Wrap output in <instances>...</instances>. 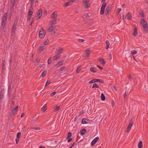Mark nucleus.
<instances>
[{
  "mask_svg": "<svg viewBox=\"0 0 148 148\" xmlns=\"http://www.w3.org/2000/svg\"><path fill=\"white\" fill-rule=\"evenodd\" d=\"M140 23L142 25V26L144 28V30L145 32H147L148 31V28L147 27V24L146 21L143 18L141 20Z\"/></svg>",
  "mask_w": 148,
  "mask_h": 148,
  "instance_id": "obj_1",
  "label": "nucleus"
},
{
  "mask_svg": "<svg viewBox=\"0 0 148 148\" xmlns=\"http://www.w3.org/2000/svg\"><path fill=\"white\" fill-rule=\"evenodd\" d=\"M17 20H15L14 21V23L13 24V25L12 28V35H13L15 33V30L16 28V26L17 25Z\"/></svg>",
  "mask_w": 148,
  "mask_h": 148,
  "instance_id": "obj_2",
  "label": "nucleus"
},
{
  "mask_svg": "<svg viewBox=\"0 0 148 148\" xmlns=\"http://www.w3.org/2000/svg\"><path fill=\"white\" fill-rule=\"evenodd\" d=\"M106 5V2H103L102 4L100 10V14L101 15H102L103 14L105 11V8Z\"/></svg>",
  "mask_w": 148,
  "mask_h": 148,
  "instance_id": "obj_3",
  "label": "nucleus"
},
{
  "mask_svg": "<svg viewBox=\"0 0 148 148\" xmlns=\"http://www.w3.org/2000/svg\"><path fill=\"white\" fill-rule=\"evenodd\" d=\"M45 31L42 29H41L39 32V37L41 38H43L45 36Z\"/></svg>",
  "mask_w": 148,
  "mask_h": 148,
  "instance_id": "obj_4",
  "label": "nucleus"
},
{
  "mask_svg": "<svg viewBox=\"0 0 148 148\" xmlns=\"http://www.w3.org/2000/svg\"><path fill=\"white\" fill-rule=\"evenodd\" d=\"M101 82L102 83H104V81L103 80L101 79H93L91 80H90L89 82V84H92L93 83L95 82Z\"/></svg>",
  "mask_w": 148,
  "mask_h": 148,
  "instance_id": "obj_5",
  "label": "nucleus"
},
{
  "mask_svg": "<svg viewBox=\"0 0 148 148\" xmlns=\"http://www.w3.org/2000/svg\"><path fill=\"white\" fill-rule=\"evenodd\" d=\"M57 12L55 11L53 12L51 15V17L54 20H57Z\"/></svg>",
  "mask_w": 148,
  "mask_h": 148,
  "instance_id": "obj_6",
  "label": "nucleus"
},
{
  "mask_svg": "<svg viewBox=\"0 0 148 148\" xmlns=\"http://www.w3.org/2000/svg\"><path fill=\"white\" fill-rule=\"evenodd\" d=\"M99 138L98 137H96L92 141L91 143V146H93L99 140Z\"/></svg>",
  "mask_w": 148,
  "mask_h": 148,
  "instance_id": "obj_7",
  "label": "nucleus"
},
{
  "mask_svg": "<svg viewBox=\"0 0 148 148\" xmlns=\"http://www.w3.org/2000/svg\"><path fill=\"white\" fill-rule=\"evenodd\" d=\"M37 14V16L38 17L37 20H38L40 18L42 14V9H40L39 10Z\"/></svg>",
  "mask_w": 148,
  "mask_h": 148,
  "instance_id": "obj_8",
  "label": "nucleus"
},
{
  "mask_svg": "<svg viewBox=\"0 0 148 148\" xmlns=\"http://www.w3.org/2000/svg\"><path fill=\"white\" fill-rule=\"evenodd\" d=\"M90 121L89 120L84 118L82 119V122L83 124H85L88 123Z\"/></svg>",
  "mask_w": 148,
  "mask_h": 148,
  "instance_id": "obj_9",
  "label": "nucleus"
},
{
  "mask_svg": "<svg viewBox=\"0 0 148 148\" xmlns=\"http://www.w3.org/2000/svg\"><path fill=\"white\" fill-rule=\"evenodd\" d=\"M4 93V90L3 89L1 90L0 93V100L3 99V95Z\"/></svg>",
  "mask_w": 148,
  "mask_h": 148,
  "instance_id": "obj_10",
  "label": "nucleus"
},
{
  "mask_svg": "<svg viewBox=\"0 0 148 148\" xmlns=\"http://www.w3.org/2000/svg\"><path fill=\"white\" fill-rule=\"evenodd\" d=\"M7 13H5L3 15V17L2 21L4 22H6L7 21Z\"/></svg>",
  "mask_w": 148,
  "mask_h": 148,
  "instance_id": "obj_11",
  "label": "nucleus"
},
{
  "mask_svg": "<svg viewBox=\"0 0 148 148\" xmlns=\"http://www.w3.org/2000/svg\"><path fill=\"white\" fill-rule=\"evenodd\" d=\"M110 9V7L109 5H108L106 7L105 11V14L106 15H108L109 14Z\"/></svg>",
  "mask_w": 148,
  "mask_h": 148,
  "instance_id": "obj_12",
  "label": "nucleus"
},
{
  "mask_svg": "<svg viewBox=\"0 0 148 148\" xmlns=\"http://www.w3.org/2000/svg\"><path fill=\"white\" fill-rule=\"evenodd\" d=\"M55 29V27L54 26L51 25V26L48 29L47 31L49 32H51L53 30Z\"/></svg>",
  "mask_w": 148,
  "mask_h": 148,
  "instance_id": "obj_13",
  "label": "nucleus"
},
{
  "mask_svg": "<svg viewBox=\"0 0 148 148\" xmlns=\"http://www.w3.org/2000/svg\"><path fill=\"white\" fill-rule=\"evenodd\" d=\"M126 18L128 20H131L132 18V14L130 13H128L126 16Z\"/></svg>",
  "mask_w": 148,
  "mask_h": 148,
  "instance_id": "obj_14",
  "label": "nucleus"
},
{
  "mask_svg": "<svg viewBox=\"0 0 148 148\" xmlns=\"http://www.w3.org/2000/svg\"><path fill=\"white\" fill-rule=\"evenodd\" d=\"M138 34V33L137 32V29L136 27H135L134 29V32L133 33V35L134 36H136Z\"/></svg>",
  "mask_w": 148,
  "mask_h": 148,
  "instance_id": "obj_15",
  "label": "nucleus"
},
{
  "mask_svg": "<svg viewBox=\"0 0 148 148\" xmlns=\"http://www.w3.org/2000/svg\"><path fill=\"white\" fill-rule=\"evenodd\" d=\"M99 60L100 61V62L103 64H105L106 63V61H105V60L103 58H100L99 59Z\"/></svg>",
  "mask_w": 148,
  "mask_h": 148,
  "instance_id": "obj_16",
  "label": "nucleus"
},
{
  "mask_svg": "<svg viewBox=\"0 0 148 148\" xmlns=\"http://www.w3.org/2000/svg\"><path fill=\"white\" fill-rule=\"evenodd\" d=\"M91 16V14L90 13H88L87 14H86L84 15L83 16V17L84 18H86L90 16Z\"/></svg>",
  "mask_w": 148,
  "mask_h": 148,
  "instance_id": "obj_17",
  "label": "nucleus"
},
{
  "mask_svg": "<svg viewBox=\"0 0 148 148\" xmlns=\"http://www.w3.org/2000/svg\"><path fill=\"white\" fill-rule=\"evenodd\" d=\"M101 99L102 101H104L105 100V97L103 93H102L101 94Z\"/></svg>",
  "mask_w": 148,
  "mask_h": 148,
  "instance_id": "obj_18",
  "label": "nucleus"
},
{
  "mask_svg": "<svg viewBox=\"0 0 148 148\" xmlns=\"http://www.w3.org/2000/svg\"><path fill=\"white\" fill-rule=\"evenodd\" d=\"M143 145H142V141H140L138 144V148H143Z\"/></svg>",
  "mask_w": 148,
  "mask_h": 148,
  "instance_id": "obj_19",
  "label": "nucleus"
},
{
  "mask_svg": "<svg viewBox=\"0 0 148 148\" xmlns=\"http://www.w3.org/2000/svg\"><path fill=\"white\" fill-rule=\"evenodd\" d=\"M56 19H54V20H53L52 21H51L50 22V25H51L53 26V25L55 24L56 23Z\"/></svg>",
  "mask_w": 148,
  "mask_h": 148,
  "instance_id": "obj_20",
  "label": "nucleus"
},
{
  "mask_svg": "<svg viewBox=\"0 0 148 148\" xmlns=\"http://www.w3.org/2000/svg\"><path fill=\"white\" fill-rule=\"evenodd\" d=\"M86 56L88 57L89 55L91 53V51L89 50H87L86 51Z\"/></svg>",
  "mask_w": 148,
  "mask_h": 148,
  "instance_id": "obj_21",
  "label": "nucleus"
},
{
  "mask_svg": "<svg viewBox=\"0 0 148 148\" xmlns=\"http://www.w3.org/2000/svg\"><path fill=\"white\" fill-rule=\"evenodd\" d=\"M59 54H57L54 56L53 57V59L54 60H56L59 59Z\"/></svg>",
  "mask_w": 148,
  "mask_h": 148,
  "instance_id": "obj_22",
  "label": "nucleus"
},
{
  "mask_svg": "<svg viewBox=\"0 0 148 148\" xmlns=\"http://www.w3.org/2000/svg\"><path fill=\"white\" fill-rule=\"evenodd\" d=\"M106 49H108L109 47V45H110L109 42L108 40H107L106 41Z\"/></svg>",
  "mask_w": 148,
  "mask_h": 148,
  "instance_id": "obj_23",
  "label": "nucleus"
},
{
  "mask_svg": "<svg viewBox=\"0 0 148 148\" xmlns=\"http://www.w3.org/2000/svg\"><path fill=\"white\" fill-rule=\"evenodd\" d=\"M86 130L85 129H83L80 131V134L81 135H82L84 134L86 132Z\"/></svg>",
  "mask_w": 148,
  "mask_h": 148,
  "instance_id": "obj_24",
  "label": "nucleus"
},
{
  "mask_svg": "<svg viewBox=\"0 0 148 148\" xmlns=\"http://www.w3.org/2000/svg\"><path fill=\"white\" fill-rule=\"evenodd\" d=\"M5 26V22L2 21L1 27H2L3 29H4Z\"/></svg>",
  "mask_w": 148,
  "mask_h": 148,
  "instance_id": "obj_25",
  "label": "nucleus"
},
{
  "mask_svg": "<svg viewBox=\"0 0 148 148\" xmlns=\"http://www.w3.org/2000/svg\"><path fill=\"white\" fill-rule=\"evenodd\" d=\"M47 106L45 105L42 108V110L43 112H44L45 111L47 110Z\"/></svg>",
  "mask_w": 148,
  "mask_h": 148,
  "instance_id": "obj_26",
  "label": "nucleus"
},
{
  "mask_svg": "<svg viewBox=\"0 0 148 148\" xmlns=\"http://www.w3.org/2000/svg\"><path fill=\"white\" fill-rule=\"evenodd\" d=\"M47 72V71L45 70L42 72V73L41 75V76H42V77H45L46 74Z\"/></svg>",
  "mask_w": 148,
  "mask_h": 148,
  "instance_id": "obj_27",
  "label": "nucleus"
},
{
  "mask_svg": "<svg viewBox=\"0 0 148 148\" xmlns=\"http://www.w3.org/2000/svg\"><path fill=\"white\" fill-rule=\"evenodd\" d=\"M63 60L60 61L56 64V65L61 66L63 64Z\"/></svg>",
  "mask_w": 148,
  "mask_h": 148,
  "instance_id": "obj_28",
  "label": "nucleus"
},
{
  "mask_svg": "<svg viewBox=\"0 0 148 148\" xmlns=\"http://www.w3.org/2000/svg\"><path fill=\"white\" fill-rule=\"evenodd\" d=\"M90 71L93 73H96L97 71L95 70L94 67H92L90 69Z\"/></svg>",
  "mask_w": 148,
  "mask_h": 148,
  "instance_id": "obj_29",
  "label": "nucleus"
},
{
  "mask_svg": "<svg viewBox=\"0 0 148 148\" xmlns=\"http://www.w3.org/2000/svg\"><path fill=\"white\" fill-rule=\"evenodd\" d=\"M44 49V46H42L40 47L39 48V49L38 50V52L39 53L41 52V51H42V50Z\"/></svg>",
  "mask_w": 148,
  "mask_h": 148,
  "instance_id": "obj_30",
  "label": "nucleus"
},
{
  "mask_svg": "<svg viewBox=\"0 0 148 148\" xmlns=\"http://www.w3.org/2000/svg\"><path fill=\"white\" fill-rule=\"evenodd\" d=\"M31 129H34V130H40L41 129L40 128L38 127H33L31 128Z\"/></svg>",
  "mask_w": 148,
  "mask_h": 148,
  "instance_id": "obj_31",
  "label": "nucleus"
},
{
  "mask_svg": "<svg viewBox=\"0 0 148 148\" xmlns=\"http://www.w3.org/2000/svg\"><path fill=\"white\" fill-rule=\"evenodd\" d=\"M81 70V67L80 66H78L76 70V72L78 73H79V71Z\"/></svg>",
  "mask_w": 148,
  "mask_h": 148,
  "instance_id": "obj_32",
  "label": "nucleus"
},
{
  "mask_svg": "<svg viewBox=\"0 0 148 148\" xmlns=\"http://www.w3.org/2000/svg\"><path fill=\"white\" fill-rule=\"evenodd\" d=\"M99 88V87L97 84L95 83L93 84L92 86V88Z\"/></svg>",
  "mask_w": 148,
  "mask_h": 148,
  "instance_id": "obj_33",
  "label": "nucleus"
},
{
  "mask_svg": "<svg viewBox=\"0 0 148 148\" xmlns=\"http://www.w3.org/2000/svg\"><path fill=\"white\" fill-rule=\"evenodd\" d=\"M72 134L70 132H69L68 133V135L66 138L68 139L71 136Z\"/></svg>",
  "mask_w": 148,
  "mask_h": 148,
  "instance_id": "obj_34",
  "label": "nucleus"
},
{
  "mask_svg": "<svg viewBox=\"0 0 148 148\" xmlns=\"http://www.w3.org/2000/svg\"><path fill=\"white\" fill-rule=\"evenodd\" d=\"M84 8H88L90 7V4L89 3H86L85 5H84Z\"/></svg>",
  "mask_w": 148,
  "mask_h": 148,
  "instance_id": "obj_35",
  "label": "nucleus"
},
{
  "mask_svg": "<svg viewBox=\"0 0 148 148\" xmlns=\"http://www.w3.org/2000/svg\"><path fill=\"white\" fill-rule=\"evenodd\" d=\"M137 52L136 50H133L131 51V54L132 55L136 54L137 53Z\"/></svg>",
  "mask_w": 148,
  "mask_h": 148,
  "instance_id": "obj_36",
  "label": "nucleus"
},
{
  "mask_svg": "<svg viewBox=\"0 0 148 148\" xmlns=\"http://www.w3.org/2000/svg\"><path fill=\"white\" fill-rule=\"evenodd\" d=\"M60 107L59 106H56L54 109L55 111H57L58 110L60 109Z\"/></svg>",
  "mask_w": 148,
  "mask_h": 148,
  "instance_id": "obj_37",
  "label": "nucleus"
},
{
  "mask_svg": "<svg viewBox=\"0 0 148 148\" xmlns=\"http://www.w3.org/2000/svg\"><path fill=\"white\" fill-rule=\"evenodd\" d=\"M21 135V133L20 132H18L16 135L17 138H19Z\"/></svg>",
  "mask_w": 148,
  "mask_h": 148,
  "instance_id": "obj_38",
  "label": "nucleus"
},
{
  "mask_svg": "<svg viewBox=\"0 0 148 148\" xmlns=\"http://www.w3.org/2000/svg\"><path fill=\"white\" fill-rule=\"evenodd\" d=\"M70 3L69 2L64 3V6L65 7L68 6L69 5Z\"/></svg>",
  "mask_w": 148,
  "mask_h": 148,
  "instance_id": "obj_39",
  "label": "nucleus"
},
{
  "mask_svg": "<svg viewBox=\"0 0 148 148\" xmlns=\"http://www.w3.org/2000/svg\"><path fill=\"white\" fill-rule=\"evenodd\" d=\"M51 83V82L50 81L47 80L45 86L46 87L49 84H50Z\"/></svg>",
  "mask_w": 148,
  "mask_h": 148,
  "instance_id": "obj_40",
  "label": "nucleus"
},
{
  "mask_svg": "<svg viewBox=\"0 0 148 148\" xmlns=\"http://www.w3.org/2000/svg\"><path fill=\"white\" fill-rule=\"evenodd\" d=\"M49 42V40H48V39H47L44 42V44L45 45H46L48 44Z\"/></svg>",
  "mask_w": 148,
  "mask_h": 148,
  "instance_id": "obj_41",
  "label": "nucleus"
},
{
  "mask_svg": "<svg viewBox=\"0 0 148 148\" xmlns=\"http://www.w3.org/2000/svg\"><path fill=\"white\" fill-rule=\"evenodd\" d=\"M51 58H49L48 59V64H51Z\"/></svg>",
  "mask_w": 148,
  "mask_h": 148,
  "instance_id": "obj_42",
  "label": "nucleus"
},
{
  "mask_svg": "<svg viewBox=\"0 0 148 148\" xmlns=\"http://www.w3.org/2000/svg\"><path fill=\"white\" fill-rule=\"evenodd\" d=\"M63 48H60V49H59L58 52H59L60 53H62L63 52Z\"/></svg>",
  "mask_w": 148,
  "mask_h": 148,
  "instance_id": "obj_43",
  "label": "nucleus"
},
{
  "mask_svg": "<svg viewBox=\"0 0 148 148\" xmlns=\"http://www.w3.org/2000/svg\"><path fill=\"white\" fill-rule=\"evenodd\" d=\"M32 16H30V15H27V21H29L31 18Z\"/></svg>",
  "mask_w": 148,
  "mask_h": 148,
  "instance_id": "obj_44",
  "label": "nucleus"
},
{
  "mask_svg": "<svg viewBox=\"0 0 148 148\" xmlns=\"http://www.w3.org/2000/svg\"><path fill=\"white\" fill-rule=\"evenodd\" d=\"M139 14L142 17H144V14L143 12H142L139 13Z\"/></svg>",
  "mask_w": 148,
  "mask_h": 148,
  "instance_id": "obj_45",
  "label": "nucleus"
},
{
  "mask_svg": "<svg viewBox=\"0 0 148 148\" xmlns=\"http://www.w3.org/2000/svg\"><path fill=\"white\" fill-rule=\"evenodd\" d=\"M77 41H79V42H84V39H77Z\"/></svg>",
  "mask_w": 148,
  "mask_h": 148,
  "instance_id": "obj_46",
  "label": "nucleus"
},
{
  "mask_svg": "<svg viewBox=\"0 0 148 148\" xmlns=\"http://www.w3.org/2000/svg\"><path fill=\"white\" fill-rule=\"evenodd\" d=\"M33 14V12L30 10H29V12L28 13V15H30V16H32V14Z\"/></svg>",
  "mask_w": 148,
  "mask_h": 148,
  "instance_id": "obj_47",
  "label": "nucleus"
},
{
  "mask_svg": "<svg viewBox=\"0 0 148 148\" xmlns=\"http://www.w3.org/2000/svg\"><path fill=\"white\" fill-rule=\"evenodd\" d=\"M38 116L36 115L34 117V119L33 120V121H36L38 119Z\"/></svg>",
  "mask_w": 148,
  "mask_h": 148,
  "instance_id": "obj_48",
  "label": "nucleus"
},
{
  "mask_svg": "<svg viewBox=\"0 0 148 148\" xmlns=\"http://www.w3.org/2000/svg\"><path fill=\"white\" fill-rule=\"evenodd\" d=\"M40 58H37L36 60L35 61V62L36 63H38L39 62L40 60Z\"/></svg>",
  "mask_w": 148,
  "mask_h": 148,
  "instance_id": "obj_49",
  "label": "nucleus"
},
{
  "mask_svg": "<svg viewBox=\"0 0 148 148\" xmlns=\"http://www.w3.org/2000/svg\"><path fill=\"white\" fill-rule=\"evenodd\" d=\"M16 109L14 108L12 110V112L13 115H14V114L16 113Z\"/></svg>",
  "mask_w": 148,
  "mask_h": 148,
  "instance_id": "obj_50",
  "label": "nucleus"
},
{
  "mask_svg": "<svg viewBox=\"0 0 148 148\" xmlns=\"http://www.w3.org/2000/svg\"><path fill=\"white\" fill-rule=\"evenodd\" d=\"M89 1V0H84L83 1L84 4L87 3Z\"/></svg>",
  "mask_w": 148,
  "mask_h": 148,
  "instance_id": "obj_51",
  "label": "nucleus"
},
{
  "mask_svg": "<svg viewBox=\"0 0 148 148\" xmlns=\"http://www.w3.org/2000/svg\"><path fill=\"white\" fill-rule=\"evenodd\" d=\"M56 93V92H53L51 93V97L55 95Z\"/></svg>",
  "mask_w": 148,
  "mask_h": 148,
  "instance_id": "obj_52",
  "label": "nucleus"
},
{
  "mask_svg": "<svg viewBox=\"0 0 148 148\" xmlns=\"http://www.w3.org/2000/svg\"><path fill=\"white\" fill-rule=\"evenodd\" d=\"M129 124H133V120L132 119H131L130 121Z\"/></svg>",
  "mask_w": 148,
  "mask_h": 148,
  "instance_id": "obj_53",
  "label": "nucleus"
},
{
  "mask_svg": "<svg viewBox=\"0 0 148 148\" xmlns=\"http://www.w3.org/2000/svg\"><path fill=\"white\" fill-rule=\"evenodd\" d=\"M131 130V128H129L128 127H127V130H126V132H129Z\"/></svg>",
  "mask_w": 148,
  "mask_h": 148,
  "instance_id": "obj_54",
  "label": "nucleus"
},
{
  "mask_svg": "<svg viewBox=\"0 0 148 148\" xmlns=\"http://www.w3.org/2000/svg\"><path fill=\"white\" fill-rule=\"evenodd\" d=\"M15 140L16 141V144H17L18 143V141H19V138H16L15 139Z\"/></svg>",
  "mask_w": 148,
  "mask_h": 148,
  "instance_id": "obj_55",
  "label": "nucleus"
},
{
  "mask_svg": "<svg viewBox=\"0 0 148 148\" xmlns=\"http://www.w3.org/2000/svg\"><path fill=\"white\" fill-rule=\"evenodd\" d=\"M132 125H133L132 124H131L129 123V124L128 125V127L129 128H130L131 129V128L132 127Z\"/></svg>",
  "mask_w": 148,
  "mask_h": 148,
  "instance_id": "obj_56",
  "label": "nucleus"
},
{
  "mask_svg": "<svg viewBox=\"0 0 148 148\" xmlns=\"http://www.w3.org/2000/svg\"><path fill=\"white\" fill-rule=\"evenodd\" d=\"M97 66L99 68V69L101 70H102L103 69V67H101L100 66H99V65H97Z\"/></svg>",
  "mask_w": 148,
  "mask_h": 148,
  "instance_id": "obj_57",
  "label": "nucleus"
},
{
  "mask_svg": "<svg viewBox=\"0 0 148 148\" xmlns=\"http://www.w3.org/2000/svg\"><path fill=\"white\" fill-rule=\"evenodd\" d=\"M55 33H56L55 32L53 31L51 33V35L52 36H54V35L55 34Z\"/></svg>",
  "mask_w": 148,
  "mask_h": 148,
  "instance_id": "obj_58",
  "label": "nucleus"
},
{
  "mask_svg": "<svg viewBox=\"0 0 148 148\" xmlns=\"http://www.w3.org/2000/svg\"><path fill=\"white\" fill-rule=\"evenodd\" d=\"M34 19L33 18H32V21L31 22V23L30 24V25H32V23H33V22L34 21Z\"/></svg>",
  "mask_w": 148,
  "mask_h": 148,
  "instance_id": "obj_59",
  "label": "nucleus"
},
{
  "mask_svg": "<svg viewBox=\"0 0 148 148\" xmlns=\"http://www.w3.org/2000/svg\"><path fill=\"white\" fill-rule=\"evenodd\" d=\"M121 8H118V9L117 10L118 13H119L121 11Z\"/></svg>",
  "mask_w": 148,
  "mask_h": 148,
  "instance_id": "obj_60",
  "label": "nucleus"
},
{
  "mask_svg": "<svg viewBox=\"0 0 148 148\" xmlns=\"http://www.w3.org/2000/svg\"><path fill=\"white\" fill-rule=\"evenodd\" d=\"M72 140V138H69L68 140V142H70Z\"/></svg>",
  "mask_w": 148,
  "mask_h": 148,
  "instance_id": "obj_61",
  "label": "nucleus"
},
{
  "mask_svg": "<svg viewBox=\"0 0 148 148\" xmlns=\"http://www.w3.org/2000/svg\"><path fill=\"white\" fill-rule=\"evenodd\" d=\"M64 68H64V67H62L60 69V70L61 71H63V70H64Z\"/></svg>",
  "mask_w": 148,
  "mask_h": 148,
  "instance_id": "obj_62",
  "label": "nucleus"
},
{
  "mask_svg": "<svg viewBox=\"0 0 148 148\" xmlns=\"http://www.w3.org/2000/svg\"><path fill=\"white\" fill-rule=\"evenodd\" d=\"M126 92H125V93H124V95H123V97H124V99H125L126 96Z\"/></svg>",
  "mask_w": 148,
  "mask_h": 148,
  "instance_id": "obj_63",
  "label": "nucleus"
},
{
  "mask_svg": "<svg viewBox=\"0 0 148 148\" xmlns=\"http://www.w3.org/2000/svg\"><path fill=\"white\" fill-rule=\"evenodd\" d=\"M38 148H45V147H44L43 146H40Z\"/></svg>",
  "mask_w": 148,
  "mask_h": 148,
  "instance_id": "obj_64",
  "label": "nucleus"
}]
</instances>
